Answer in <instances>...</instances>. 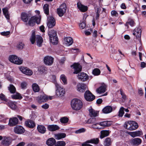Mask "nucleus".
I'll return each mask as SVG.
<instances>
[{"instance_id": "nucleus-64", "label": "nucleus", "mask_w": 146, "mask_h": 146, "mask_svg": "<svg viewBox=\"0 0 146 146\" xmlns=\"http://www.w3.org/2000/svg\"><path fill=\"white\" fill-rule=\"evenodd\" d=\"M25 144L24 142H21L18 143L16 146H24Z\"/></svg>"}, {"instance_id": "nucleus-41", "label": "nucleus", "mask_w": 146, "mask_h": 146, "mask_svg": "<svg viewBox=\"0 0 146 146\" xmlns=\"http://www.w3.org/2000/svg\"><path fill=\"white\" fill-rule=\"evenodd\" d=\"M8 89L11 93H14L16 92V88L12 84H10L9 86L8 87Z\"/></svg>"}, {"instance_id": "nucleus-49", "label": "nucleus", "mask_w": 146, "mask_h": 146, "mask_svg": "<svg viewBox=\"0 0 146 146\" xmlns=\"http://www.w3.org/2000/svg\"><path fill=\"white\" fill-rule=\"evenodd\" d=\"M69 120L68 118L64 117L61 118L60 119V122L62 123H67Z\"/></svg>"}, {"instance_id": "nucleus-10", "label": "nucleus", "mask_w": 146, "mask_h": 146, "mask_svg": "<svg viewBox=\"0 0 146 146\" xmlns=\"http://www.w3.org/2000/svg\"><path fill=\"white\" fill-rule=\"evenodd\" d=\"M43 60L46 65L51 66L53 63L54 58L50 56H47L44 57Z\"/></svg>"}, {"instance_id": "nucleus-22", "label": "nucleus", "mask_w": 146, "mask_h": 146, "mask_svg": "<svg viewBox=\"0 0 146 146\" xmlns=\"http://www.w3.org/2000/svg\"><path fill=\"white\" fill-rule=\"evenodd\" d=\"M77 87V90L80 92H84L86 90V85L84 84L79 83L78 84Z\"/></svg>"}, {"instance_id": "nucleus-45", "label": "nucleus", "mask_w": 146, "mask_h": 146, "mask_svg": "<svg viewBox=\"0 0 146 146\" xmlns=\"http://www.w3.org/2000/svg\"><path fill=\"white\" fill-rule=\"evenodd\" d=\"M36 38L35 32V31H33L32 33L31 37L30 38V41L32 44H33L35 42Z\"/></svg>"}, {"instance_id": "nucleus-35", "label": "nucleus", "mask_w": 146, "mask_h": 146, "mask_svg": "<svg viewBox=\"0 0 146 146\" xmlns=\"http://www.w3.org/2000/svg\"><path fill=\"white\" fill-rule=\"evenodd\" d=\"M11 143L9 138H6L2 141V143L5 146L9 145Z\"/></svg>"}, {"instance_id": "nucleus-34", "label": "nucleus", "mask_w": 146, "mask_h": 146, "mask_svg": "<svg viewBox=\"0 0 146 146\" xmlns=\"http://www.w3.org/2000/svg\"><path fill=\"white\" fill-rule=\"evenodd\" d=\"M36 38L37 45L39 47L41 46L43 41L42 38L39 35H37Z\"/></svg>"}, {"instance_id": "nucleus-44", "label": "nucleus", "mask_w": 146, "mask_h": 146, "mask_svg": "<svg viewBox=\"0 0 146 146\" xmlns=\"http://www.w3.org/2000/svg\"><path fill=\"white\" fill-rule=\"evenodd\" d=\"M11 97L13 99H21L22 98L21 94L19 93H17L15 94L12 95Z\"/></svg>"}, {"instance_id": "nucleus-6", "label": "nucleus", "mask_w": 146, "mask_h": 146, "mask_svg": "<svg viewBox=\"0 0 146 146\" xmlns=\"http://www.w3.org/2000/svg\"><path fill=\"white\" fill-rule=\"evenodd\" d=\"M9 59L11 62L18 65L21 64L23 61V60L21 58H17L16 56L14 55L10 56Z\"/></svg>"}, {"instance_id": "nucleus-29", "label": "nucleus", "mask_w": 146, "mask_h": 146, "mask_svg": "<svg viewBox=\"0 0 146 146\" xmlns=\"http://www.w3.org/2000/svg\"><path fill=\"white\" fill-rule=\"evenodd\" d=\"M25 124L28 127L33 128L35 126V123L34 121L31 120H28L25 122Z\"/></svg>"}, {"instance_id": "nucleus-26", "label": "nucleus", "mask_w": 146, "mask_h": 146, "mask_svg": "<svg viewBox=\"0 0 146 146\" xmlns=\"http://www.w3.org/2000/svg\"><path fill=\"white\" fill-rule=\"evenodd\" d=\"M113 111L112 107L110 106H107L104 107L102 110V112L105 114L111 112Z\"/></svg>"}, {"instance_id": "nucleus-19", "label": "nucleus", "mask_w": 146, "mask_h": 146, "mask_svg": "<svg viewBox=\"0 0 146 146\" xmlns=\"http://www.w3.org/2000/svg\"><path fill=\"white\" fill-rule=\"evenodd\" d=\"M14 131L15 133L20 134L23 133L24 132L25 129L21 126L17 125L14 128Z\"/></svg>"}, {"instance_id": "nucleus-18", "label": "nucleus", "mask_w": 146, "mask_h": 146, "mask_svg": "<svg viewBox=\"0 0 146 146\" xmlns=\"http://www.w3.org/2000/svg\"><path fill=\"white\" fill-rule=\"evenodd\" d=\"M128 134L132 137L134 138L136 137H140L142 135L143 133L141 130H138L135 131L129 132Z\"/></svg>"}, {"instance_id": "nucleus-55", "label": "nucleus", "mask_w": 146, "mask_h": 146, "mask_svg": "<svg viewBox=\"0 0 146 146\" xmlns=\"http://www.w3.org/2000/svg\"><path fill=\"white\" fill-rule=\"evenodd\" d=\"M10 34V32L9 31H7L6 32H3L1 33V35L3 36H7L9 35Z\"/></svg>"}, {"instance_id": "nucleus-8", "label": "nucleus", "mask_w": 146, "mask_h": 146, "mask_svg": "<svg viewBox=\"0 0 146 146\" xmlns=\"http://www.w3.org/2000/svg\"><path fill=\"white\" fill-rule=\"evenodd\" d=\"M40 19L38 17L34 16L31 17L28 21V24L31 26H34L36 23L38 24L40 23Z\"/></svg>"}, {"instance_id": "nucleus-1", "label": "nucleus", "mask_w": 146, "mask_h": 146, "mask_svg": "<svg viewBox=\"0 0 146 146\" xmlns=\"http://www.w3.org/2000/svg\"><path fill=\"white\" fill-rule=\"evenodd\" d=\"M72 108L74 110H78L82 107L83 103L80 100L74 98L72 100L71 102Z\"/></svg>"}, {"instance_id": "nucleus-20", "label": "nucleus", "mask_w": 146, "mask_h": 146, "mask_svg": "<svg viewBox=\"0 0 146 146\" xmlns=\"http://www.w3.org/2000/svg\"><path fill=\"white\" fill-rule=\"evenodd\" d=\"M18 122V120L17 117H13L9 119V124L11 126H13L17 125Z\"/></svg>"}, {"instance_id": "nucleus-42", "label": "nucleus", "mask_w": 146, "mask_h": 146, "mask_svg": "<svg viewBox=\"0 0 146 146\" xmlns=\"http://www.w3.org/2000/svg\"><path fill=\"white\" fill-rule=\"evenodd\" d=\"M66 137V134L65 133H60L55 135L56 138L60 139L61 138H64Z\"/></svg>"}, {"instance_id": "nucleus-4", "label": "nucleus", "mask_w": 146, "mask_h": 146, "mask_svg": "<svg viewBox=\"0 0 146 146\" xmlns=\"http://www.w3.org/2000/svg\"><path fill=\"white\" fill-rule=\"evenodd\" d=\"M111 125L110 121H106L93 124L92 125V127L97 129H102L105 127L110 126Z\"/></svg>"}, {"instance_id": "nucleus-61", "label": "nucleus", "mask_w": 146, "mask_h": 146, "mask_svg": "<svg viewBox=\"0 0 146 146\" xmlns=\"http://www.w3.org/2000/svg\"><path fill=\"white\" fill-rule=\"evenodd\" d=\"M86 26V23L84 22H82L81 23L80 25V28L82 29H84L85 27Z\"/></svg>"}, {"instance_id": "nucleus-33", "label": "nucleus", "mask_w": 146, "mask_h": 146, "mask_svg": "<svg viewBox=\"0 0 146 146\" xmlns=\"http://www.w3.org/2000/svg\"><path fill=\"white\" fill-rule=\"evenodd\" d=\"M89 115L91 117H95L98 116V113L97 111L91 108L89 110Z\"/></svg>"}, {"instance_id": "nucleus-37", "label": "nucleus", "mask_w": 146, "mask_h": 146, "mask_svg": "<svg viewBox=\"0 0 146 146\" xmlns=\"http://www.w3.org/2000/svg\"><path fill=\"white\" fill-rule=\"evenodd\" d=\"M32 88L33 91L35 92H38L40 90V88L36 83H33L32 85Z\"/></svg>"}, {"instance_id": "nucleus-56", "label": "nucleus", "mask_w": 146, "mask_h": 146, "mask_svg": "<svg viewBox=\"0 0 146 146\" xmlns=\"http://www.w3.org/2000/svg\"><path fill=\"white\" fill-rule=\"evenodd\" d=\"M45 68L43 66H41L38 68V70L42 72H44L45 70Z\"/></svg>"}, {"instance_id": "nucleus-9", "label": "nucleus", "mask_w": 146, "mask_h": 146, "mask_svg": "<svg viewBox=\"0 0 146 146\" xmlns=\"http://www.w3.org/2000/svg\"><path fill=\"white\" fill-rule=\"evenodd\" d=\"M85 99L87 101H92L95 98V96L89 91H86L84 93Z\"/></svg>"}, {"instance_id": "nucleus-5", "label": "nucleus", "mask_w": 146, "mask_h": 146, "mask_svg": "<svg viewBox=\"0 0 146 146\" xmlns=\"http://www.w3.org/2000/svg\"><path fill=\"white\" fill-rule=\"evenodd\" d=\"M55 85L56 89V95L59 97L63 96L65 93L64 89L60 86L55 82Z\"/></svg>"}, {"instance_id": "nucleus-25", "label": "nucleus", "mask_w": 146, "mask_h": 146, "mask_svg": "<svg viewBox=\"0 0 146 146\" xmlns=\"http://www.w3.org/2000/svg\"><path fill=\"white\" fill-rule=\"evenodd\" d=\"M30 18L28 14L25 13H22L21 15V19L24 22H27Z\"/></svg>"}, {"instance_id": "nucleus-59", "label": "nucleus", "mask_w": 146, "mask_h": 146, "mask_svg": "<svg viewBox=\"0 0 146 146\" xmlns=\"http://www.w3.org/2000/svg\"><path fill=\"white\" fill-rule=\"evenodd\" d=\"M66 58L65 57H63L60 60H59V63L62 64H63L66 60Z\"/></svg>"}, {"instance_id": "nucleus-23", "label": "nucleus", "mask_w": 146, "mask_h": 146, "mask_svg": "<svg viewBox=\"0 0 146 146\" xmlns=\"http://www.w3.org/2000/svg\"><path fill=\"white\" fill-rule=\"evenodd\" d=\"M77 5L78 8L82 12H85L86 11L88 8L87 6H84L82 5L81 2H79L77 3Z\"/></svg>"}, {"instance_id": "nucleus-48", "label": "nucleus", "mask_w": 146, "mask_h": 146, "mask_svg": "<svg viewBox=\"0 0 146 146\" xmlns=\"http://www.w3.org/2000/svg\"><path fill=\"white\" fill-rule=\"evenodd\" d=\"M124 109L125 108L123 107H121L120 108L118 112L119 116L121 117L123 116V115L124 113Z\"/></svg>"}, {"instance_id": "nucleus-38", "label": "nucleus", "mask_w": 146, "mask_h": 146, "mask_svg": "<svg viewBox=\"0 0 146 146\" xmlns=\"http://www.w3.org/2000/svg\"><path fill=\"white\" fill-rule=\"evenodd\" d=\"M112 141L111 138L107 137L104 141V144L105 146H109L111 145Z\"/></svg>"}, {"instance_id": "nucleus-24", "label": "nucleus", "mask_w": 146, "mask_h": 146, "mask_svg": "<svg viewBox=\"0 0 146 146\" xmlns=\"http://www.w3.org/2000/svg\"><path fill=\"white\" fill-rule=\"evenodd\" d=\"M60 128V127L56 125H49L47 127L48 129L51 131H54L59 130Z\"/></svg>"}, {"instance_id": "nucleus-63", "label": "nucleus", "mask_w": 146, "mask_h": 146, "mask_svg": "<svg viewBox=\"0 0 146 146\" xmlns=\"http://www.w3.org/2000/svg\"><path fill=\"white\" fill-rule=\"evenodd\" d=\"M49 107L48 104L46 103L42 105V107L45 109H47L49 108Z\"/></svg>"}, {"instance_id": "nucleus-17", "label": "nucleus", "mask_w": 146, "mask_h": 146, "mask_svg": "<svg viewBox=\"0 0 146 146\" xmlns=\"http://www.w3.org/2000/svg\"><path fill=\"white\" fill-rule=\"evenodd\" d=\"M20 70L24 74L28 76H31L33 73L32 71L29 68L24 67H21L20 68Z\"/></svg>"}, {"instance_id": "nucleus-40", "label": "nucleus", "mask_w": 146, "mask_h": 146, "mask_svg": "<svg viewBox=\"0 0 146 146\" xmlns=\"http://www.w3.org/2000/svg\"><path fill=\"white\" fill-rule=\"evenodd\" d=\"M99 141V140L98 138H94L87 141V143H94L96 144H98Z\"/></svg>"}, {"instance_id": "nucleus-51", "label": "nucleus", "mask_w": 146, "mask_h": 146, "mask_svg": "<svg viewBox=\"0 0 146 146\" xmlns=\"http://www.w3.org/2000/svg\"><path fill=\"white\" fill-rule=\"evenodd\" d=\"M66 145L65 142L63 141H59L56 143L55 146H65Z\"/></svg>"}, {"instance_id": "nucleus-16", "label": "nucleus", "mask_w": 146, "mask_h": 146, "mask_svg": "<svg viewBox=\"0 0 146 146\" xmlns=\"http://www.w3.org/2000/svg\"><path fill=\"white\" fill-rule=\"evenodd\" d=\"M107 85L104 83H102L101 86L96 90L98 93L101 94L105 92L106 90Z\"/></svg>"}, {"instance_id": "nucleus-57", "label": "nucleus", "mask_w": 146, "mask_h": 146, "mask_svg": "<svg viewBox=\"0 0 146 146\" xmlns=\"http://www.w3.org/2000/svg\"><path fill=\"white\" fill-rule=\"evenodd\" d=\"M27 86V83L25 82H23L21 83V86L22 89H25L26 88Z\"/></svg>"}, {"instance_id": "nucleus-46", "label": "nucleus", "mask_w": 146, "mask_h": 146, "mask_svg": "<svg viewBox=\"0 0 146 146\" xmlns=\"http://www.w3.org/2000/svg\"><path fill=\"white\" fill-rule=\"evenodd\" d=\"M3 11L4 15H5V17L7 19H9V15L8 14V11L6 8H4L3 9Z\"/></svg>"}, {"instance_id": "nucleus-47", "label": "nucleus", "mask_w": 146, "mask_h": 146, "mask_svg": "<svg viewBox=\"0 0 146 146\" xmlns=\"http://www.w3.org/2000/svg\"><path fill=\"white\" fill-rule=\"evenodd\" d=\"M100 71L99 69L96 68L93 70L92 71V74L95 76H98L100 74Z\"/></svg>"}, {"instance_id": "nucleus-50", "label": "nucleus", "mask_w": 146, "mask_h": 146, "mask_svg": "<svg viewBox=\"0 0 146 146\" xmlns=\"http://www.w3.org/2000/svg\"><path fill=\"white\" fill-rule=\"evenodd\" d=\"M24 46L25 45L23 42H20L18 43L17 46V47L19 50H21L23 48Z\"/></svg>"}, {"instance_id": "nucleus-2", "label": "nucleus", "mask_w": 146, "mask_h": 146, "mask_svg": "<svg viewBox=\"0 0 146 146\" xmlns=\"http://www.w3.org/2000/svg\"><path fill=\"white\" fill-rule=\"evenodd\" d=\"M124 127L129 130L132 131L136 129L138 127L137 123L133 121H126L124 125Z\"/></svg>"}, {"instance_id": "nucleus-27", "label": "nucleus", "mask_w": 146, "mask_h": 146, "mask_svg": "<svg viewBox=\"0 0 146 146\" xmlns=\"http://www.w3.org/2000/svg\"><path fill=\"white\" fill-rule=\"evenodd\" d=\"M64 40L65 44L68 46L71 45L73 42V39L70 37H65Z\"/></svg>"}, {"instance_id": "nucleus-32", "label": "nucleus", "mask_w": 146, "mask_h": 146, "mask_svg": "<svg viewBox=\"0 0 146 146\" xmlns=\"http://www.w3.org/2000/svg\"><path fill=\"white\" fill-rule=\"evenodd\" d=\"M111 131L109 130H103L101 131L100 138L101 139L109 135Z\"/></svg>"}, {"instance_id": "nucleus-39", "label": "nucleus", "mask_w": 146, "mask_h": 146, "mask_svg": "<svg viewBox=\"0 0 146 146\" xmlns=\"http://www.w3.org/2000/svg\"><path fill=\"white\" fill-rule=\"evenodd\" d=\"M43 8L44 13L47 15H48L49 13V5L47 4H44Z\"/></svg>"}, {"instance_id": "nucleus-14", "label": "nucleus", "mask_w": 146, "mask_h": 146, "mask_svg": "<svg viewBox=\"0 0 146 146\" xmlns=\"http://www.w3.org/2000/svg\"><path fill=\"white\" fill-rule=\"evenodd\" d=\"M142 142V140L139 138L132 139L130 141L131 145L133 146H138L140 145Z\"/></svg>"}, {"instance_id": "nucleus-21", "label": "nucleus", "mask_w": 146, "mask_h": 146, "mask_svg": "<svg viewBox=\"0 0 146 146\" xmlns=\"http://www.w3.org/2000/svg\"><path fill=\"white\" fill-rule=\"evenodd\" d=\"M48 96L47 95H44L38 96L37 99L38 102L41 103L42 102H46L48 100Z\"/></svg>"}, {"instance_id": "nucleus-36", "label": "nucleus", "mask_w": 146, "mask_h": 146, "mask_svg": "<svg viewBox=\"0 0 146 146\" xmlns=\"http://www.w3.org/2000/svg\"><path fill=\"white\" fill-rule=\"evenodd\" d=\"M128 25H129L131 27H133L135 25V23L133 20L129 19L128 21L125 24V26L127 27V29L129 28Z\"/></svg>"}, {"instance_id": "nucleus-30", "label": "nucleus", "mask_w": 146, "mask_h": 146, "mask_svg": "<svg viewBox=\"0 0 146 146\" xmlns=\"http://www.w3.org/2000/svg\"><path fill=\"white\" fill-rule=\"evenodd\" d=\"M37 129L38 131L42 134L45 133L46 131L45 127L42 125H38L37 127Z\"/></svg>"}, {"instance_id": "nucleus-3", "label": "nucleus", "mask_w": 146, "mask_h": 146, "mask_svg": "<svg viewBox=\"0 0 146 146\" xmlns=\"http://www.w3.org/2000/svg\"><path fill=\"white\" fill-rule=\"evenodd\" d=\"M48 35L49 36L50 42L53 44H56L58 43V38L56 32L54 30H50L48 31Z\"/></svg>"}, {"instance_id": "nucleus-28", "label": "nucleus", "mask_w": 146, "mask_h": 146, "mask_svg": "<svg viewBox=\"0 0 146 146\" xmlns=\"http://www.w3.org/2000/svg\"><path fill=\"white\" fill-rule=\"evenodd\" d=\"M5 104L13 110L16 109L17 108V106L15 103L11 101L7 100Z\"/></svg>"}, {"instance_id": "nucleus-62", "label": "nucleus", "mask_w": 146, "mask_h": 146, "mask_svg": "<svg viewBox=\"0 0 146 146\" xmlns=\"http://www.w3.org/2000/svg\"><path fill=\"white\" fill-rule=\"evenodd\" d=\"M120 94L122 96V98L123 99H125L126 98V96L123 92L122 89H120Z\"/></svg>"}, {"instance_id": "nucleus-43", "label": "nucleus", "mask_w": 146, "mask_h": 146, "mask_svg": "<svg viewBox=\"0 0 146 146\" xmlns=\"http://www.w3.org/2000/svg\"><path fill=\"white\" fill-rule=\"evenodd\" d=\"M86 122L88 123L94 124H93L97 123H96V119L95 117L89 119Z\"/></svg>"}, {"instance_id": "nucleus-13", "label": "nucleus", "mask_w": 146, "mask_h": 146, "mask_svg": "<svg viewBox=\"0 0 146 146\" xmlns=\"http://www.w3.org/2000/svg\"><path fill=\"white\" fill-rule=\"evenodd\" d=\"M71 67L74 69V74H77L82 70V67L78 63H74L71 66Z\"/></svg>"}, {"instance_id": "nucleus-58", "label": "nucleus", "mask_w": 146, "mask_h": 146, "mask_svg": "<svg viewBox=\"0 0 146 146\" xmlns=\"http://www.w3.org/2000/svg\"><path fill=\"white\" fill-rule=\"evenodd\" d=\"M138 93L140 96H143L144 93L141 88H140L138 89Z\"/></svg>"}, {"instance_id": "nucleus-31", "label": "nucleus", "mask_w": 146, "mask_h": 146, "mask_svg": "<svg viewBox=\"0 0 146 146\" xmlns=\"http://www.w3.org/2000/svg\"><path fill=\"white\" fill-rule=\"evenodd\" d=\"M56 141L53 138H50L47 140L46 141V144L49 146H52L56 143Z\"/></svg>"}, {"instance_id": "nucleus-60", "label": "nucleus", "mask_w": 146, "mask_h": 146, "mask_svg": "<svg viewBox=\"0 0 146 146\" xmlns=\"http://www.w3.org/2000/svg\"><path fill=\"white\" fill-rule=\"evenodd\" d=\"M111 14L112 15L114 16H117L118 15V14L117 11L115 10H112L111 12Z\"/></svg>"}, {"instance_id": "nucleus-12", "label": "nucleus", "mask_w": 146, "mask_h": 146, "mask_svg": "<svg viewBox=\"0 0 146 146\" xmlns=\"http://www.w3.org/2000/svg\"><path fill=\"white\" fill-rule=\"evenodd\" d=\"M55 21L52 17H49L47 18V26L48 28H52L55 25Z\"/></svg>"}, {"instance_id": "nucleus-53", "label": "nucleus", "mask_w": 146, "mask_h": 146, "mask_svg": "<svg viewBox=\"0 0 146 146\" xmlns=\"http://www.w3.org/2000/svg\"><path fill=\"white\" fill-rule=\"evenodd\" d=\"M86 131V129L84 128H81L76 131L75 132V133L76 134L80 133H84Z\"/></svg>"}, {"instance_id": "nucleus-15", "label": "nucleus", "mask_w": 146, "mask_h": 146, "mask_svg": "<svg viewBox=\"0 0 146 146\" xmlns=\"http://www.w3.org/2000/svg\"><path fill=\"white\" fill-rule=\"evenodd\" d=\"M79 80L82 82L87 80L89 79V76L85 73L81 72L79 74L78 76Z\"/></svg>"}, {"instance_id": "nucleus-52", "label": "nucleus", "mask_w": 146, "mask_h": 146, "mask_svg": "<svg viewBox=\"0 0 146 146\" xmlns=\"http://www.w3.org/2000/svg\"><path fill=\"white\" fill-rule=\"evenodd\" d=\"M60 78L64 84H67V80L65 76L64 75H61L60 76Z\"/></svg>"}, {"instance_id": "nucleus-7", "label": "nucleus", "mask_w": 146, "mask_h": 146, "mask_svg": "<svg viewBox=\"0 0 146 146\" xmlns=\"http://www.w3.org/2000/svg\"><path fill=\"white\" fill-rule=\"evenodd\" d=\"M67 7L65 3L62 4L60 7L57 9V14L59 16H62L66 12Z\"/></svg>"}, {"instance_id": "nucleus-11", "label": "nucleus", "mask_w": 146, "mask_h": 146, "mask_svg": "<svg viewBox=\"0 0 146 146\" xmlns=\"http://www.w3.org/2000/svg\"><path fill=\"white\" fill-rule=\"evenodd\" d=\"M141 28L139 27L135 28L134 30L133 33V35L135 36L136 38L139 42L141 41Z\"/></svg>"}, {"instance_id": "nucleus-54", "label": "nucleus", "mask_w": 146, "mask_h": 146, "mask_svg": "<svg viewBox=\"0 0 146 146\" xmlns=\"http://www.w3.org/2000/svg\"><path fill=\"white\" fill-rule=\"evenodd\" d=\"M0 99L2 100H4L6 102L7 101V99L6 98L5 96L3 94H0Z\"/></svg>"}]
</instances>
